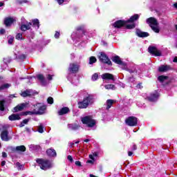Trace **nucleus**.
Returning a JSON list of instances; mask_svg holds the SVG:
<instances>
[{
    "label": "nucleus",
    "instance_id": "f257e3e1",
    "mask_svg": "<svg viewBox=\"0 0 177 177\" xmlns=\"http://www.w3.org/2000/svg\"><path fill=\"white\" fill-rule=\"evenodd\" d=\"M95 103V95L93 94H87L83 98L82 101L77 102L78 109H88L89 106H92Z\"/></svg>",
    "mask_w": 177,
    "mask_h": 177
},
{
    "label": "nucleus",
    "instance_id": "f03ea898",
    "mask_svg": "<svg viewBox=\"0 0 177 177\" xmlns=\"http://www.w3.org/2000/svg\"><path fill=\"white\" fill-rule=\"evenodd\" d=\"M36 162L39 164V167H40L41 169H43V171H46L52 168V162L48 159L37 158Z\"/></svg>",
    "mask_w": 177,
    "mask_h": 177
},
{
    "label": "nucleus",
    "instance_id": "7ed1b4c3",
    "mask_svg": "<svg viewBox=\"0 0 177 177\" xmlns=\"http://www.w3.org/2000/svg\"><path fill=\"white\" fill-rule=\"evenodd\" d=\"M81 121L82 124L86 125L88 128H93L96 125V120L93 119L92 115H87L82 118Z\"/></svg>",
    "mask_w": 177,
    "mask_h": 177
},
{
    "label": "nucleus",
    "instance_id": "20e7f679",
    "mask_svg": "<svg viewBox=\"0 0 177 177\" xmlns=\"http://www.w3.org/2000/svg\"><path fill=\"white\" fill-rule=\"evenodd\" d=\"M98 57L100 59V61L102 63H104V64H108V66H113V63L111 62L107 55H106V53L100 52Z\"/></svg>",
    "mask_w": 177,
    "mask_h": 177
},
{
    "label": "nucleus",
    "instance_id": "39448f33",
    "mask_svg": "<svg viewBox=\"0 0 177 177\" xmlns=\"http://www.w3.org/2000/svg\"><path fill=\"white\" fill-rule=\"evenodd\" d=\"M34 111L36 115H42L45 113V110H46V105L39 106V104H37L34 105Z\"/></svg>",
    "mask_w": 177,
    "mask_h": 177
},
{
    "label": "nucleus",
    "instance_id": "423d86ee",
    "mask_svg": "<svg viewBox=\"0 0 177 177\" xmlns=\"http://www.w3.org/2000/svg\"><path fill=\"white\" fill-rule=\"evenodd\" d=\"M148 52L149 53H150V55H151L152 56H156V57L162 56V55L161 53V51H160L158 48H157V47L154 46H149L148 47Z\"/></svg>",
    "mask_w": 177,
    "mask_h": 177
},
{
    "label": "nucleus",
    "instance_id": "0eeeda50",
    "mask_svg": "<svg viewBox=\"0 0 177 177\" xmlns=\"http://www.w3.org/2000/svg\"><path fill=\"white\" fill-rule=\"evenodd\" d=\"M125 123L129 127H136L138 125V118L129 116L125 120Z\"/></svg>",
    "mask_w": 177,
    "mask_h": 177
},
{
    "label": "nucleus",
    "instance_id": "6e6552de",
    "mask_svg": "<svg viewBox=\"0 0 177 177\" xmlns=\"http://www.w3.org/2000/svg\"><path fill=\"white\" fill-rule=\"evenodd\" d=\"M68 70L72 74H77L80 71V66L75 63H71L69 64Z\"/></svg>",
    "mask_w": 177,
    "mask_h": 177
},
{
    "label": "nucleus",
    "instance_id": "1a4fd4ad",
    "mask_svg": "<svg viewBox=\"0 0 177 177\" xmlns=\"http://www.w3.org/2000/svg\"><path fill=\"white\" fill-rule=\"evenodd\" d=\"M158 97H160V93L155 91L150 94V96L147 97V99L149 102H154L158 100Z\"/></svg>",
    "mask_w": 177,
    "mask_h": 177
},
{
    "label": "nucleus",
    "instance_id": "9d476101",
    "mask_svg": "<svg viewBox=\"0 0 177 177\" xmlns=\"http://www.w3.org/2000/svg\"><path fill=\"white\" fill-rule=\"evenodd\" d=\"M111 60L112 62H113V63H115V64H118L119 66H122V67L127 66V63L122 62L121 60V58L118 55L112 57Z\"/></svg>",
    "mask_w": 177,
    "mask_h": 177
},
{
    "label": "nucleus",
    "instance_id": "9b49d317",
    "mask_svg": "<svg viewBox=\"0 0 177 177\" xmlns=\"http://www.w3.org/2000/svg\"><path fill=\"white\" fill-rule=\"evenodd\" d=\"M127 24V21L120 19L115 21L113 26H114L115 28H122V27H125Z\"/></svg>",
    "mask_w": 177,
    "mask_h": 177
},
{
    "label": "nucleus",
    "instance_id": "f8f14e48",
    "mask_svg": "<svg viewBox=\"0 0 177 177\" xmlns=\"http://www.w3.org/2000/svg\"><path fill=\"white\" fill-rule=\"evenodd\" d=\"M26 107H27V103L19 104L13 108L12 112L19 113V111H23Z\"/></svg>",
    "mask_w": 177,
    "mask_h": 177
},
{
    "label": "nucleus",
    "instance_id": "ddd939ff",
    "mask_svg": "<svg viewBox=\"0 0 177 177\" xmlns=\"http://www.w3.org/2000/svg\"><path fill=\"white\" fill-rule=\"evenodd\" d=\"M26 150H27V148H26V146L24 145L17 146L11 149L12 153H16V151H17V153H24Z\"/></svg>",
    "mask_w": 177,
    "mask_h": 177
},
{
    "label": "nucleus",
    "instance_id": "4468645a",
    "mask_svg": "<svg viewBox=\"0 0 177 177\" xmlns=\"http://www.w3.org/2000/svg\"><path fill=\"white\" fill-rule=\"evenodd\" d=\"M15 21H16V20L13 19V17H8L4 19L3 23L6 27H10V26H12V24H13Z\"/></svg>",
    "mask_w": 177,
    "mask_h": 177
},
{
    "label": "nucleus",
    "instance_id": "2eb2a0df",
    "mask_svg": "<svg viewBox=\"0 0 177 177\" xmlns=\"http://www.w3.org/2000/svg\"><path fill=\"white\" fill-rule=\"evenodd\" d=\"M136 34L137 36L139 37V38H147V37H149L150 34L147 32H143L140 30V29H137Z\"/></svg>",
    "mask_w": 177,
    "mask_h": 177
},
{
    "label": "nucleus",
    "instance_id": "dca6fc26",
    "mask_svg": "<svg viewBox=\"0 0 177 177\" xmlns=\"http://www.w3.org/2000/svg\"><path fill=\"white\" fill-rule=\"evenodd\" d=\"M147 24H149V27H151V26H158V21L154 17H149L147 19Z\"/></svg>",
    "mask_w": 177,
    "mask_h": 177
},
{
    "label": "nucleus",
    "instance_id": "f3484780",
    "mask_svg": "<svg viewBox=\"0 0 177 177\" xmlns=\"http://www.w3.org/2000/svg\"><path fill=\"white\" fill-rule=\"evenodd\" d=\"M9 131L8 130H3L1 133V140H4L5 142H8L9 140Z\"/></svg>",
    "mask_w": 177,
    "mask_h": 177
},
{
    "label": "nucleus",
    "instance_id": "a211bd4d",
    "mask_svg": "<svg viewBox=\"0 0 177 177\" xmlns=\"http://www.w3.org/2000/svg\"><path fill=\"white\" fill-rule=\"evenodd\" d=\"M101 77L102 78V80H111L112 81H114V75L111 73H104L101 75Z\"/></svg>",
    "mask_w": 177,
    "mask_h": 177
},
{
    "label": "nucleus",
    "instance_id": "6ab92c4d",
    "mask_svg": "<svg viewBox=\"0 0 177 177\" xmlns=\"http://www.w3.org/2000/svg\"><path fill=\"white\" fill-rule=\"evenodd\" d=\"M171 70V66L168 65H161L158 68L159 73H167V71H169Z\"/></svg>",
    "mask_w": 177,
    "mask_h": 177
},
{
    "label": "nucleus",
    "instance_id": "aec40b11",
    "mask_svg": "<svg viewBox=\"0 0 177 177\" xmlns=\"http://www.w3.org/2000/svg\"><path fill=\"white\" fill-rule=\"evenodd\" d=\"M31 26H32V23L29 22L27 24H21L20 27V30L24 32L27 31V30H31Z\"/></svg>",
    "mask_w": 177,
    "mask_h": 177
},
{
    "label": "nucleus",
    "instance_id": "412c9836",
    "mask_svg": "<svg viewBox=\"0 0 177 177\" xmlns=\"http://www.w3.org/2000/svg\"><path fill=\"white\" fill-rule=\"evenodd\" d=\"M68 113H70V108L64 106L58 111V115H64V114H68Z\"/></svg>",
    "mask_w": 177,
    "mask_h": 177
},
{
    "label": "nucleus",
    "instance_id": "4be33fe9",
    "mask_svg": "<svg viewBox=\"0 0 177 177\" xmlns=\"http://www.w3.org/2000/svg\"><path fill=\"white\" fill-rule=\"evenodd\" d=\"M21 115L19 114H15L12 113L8 117V120L10 121H19V120H21V118L20 117Z\"/></svg>",
    "mask_w": 177,
    "mask_h": 177
},
{
    "label": "nucleus",
    "instance_id": "5701e85b",
    "mask_svg": "<svg viewBox=\"0 0 177 177\" xmlns=\"http://www.w3.org/2000/svg\"><path fill=\"white\" fill-rule=\"evenodd\" d=\"M137 20H139V15L135 14L131 16L128 20L126 21V23H135Z\"/></svg>",
    "mask_w": 177,
    "mask_h": 177
},
{
    "label": "nucleus",
    "instance_id": "b1692460",
    "mask_svg": "<svg viewBox=\"0 0 177 177\" xmlns=\"http://www.w3.org/2000/svg\"><path fill=\"white\" fill-rule=\"evenodd\" d=\"M46 154L48 156V157H56V156H57L56 150L53 149H48L46 150Z\"/></svg>",
    "mask_w": 177,
    "mask_h": 177
},
{
    "label": "nucleus",
    "instance_id": "393cba45",
    "mask_svg": "<svg viewBox=\"0 0 177 177\" xmlns=\"http://www.w3.org/2000/svg\"><path fill=\"white\" fill-rule=\"evenodd\" d=\"M37 80L41 82V85H46V80H45V76L42 74L37 75Z\"/></svg>",
    "mask_w": 177,
    "mask_h": 177
},
{
    "label": "nucleus",
    "instance_id": "a878e982",
    "mask_svg": "<svg viewBox=\"0 0 177 177\" xmlns=\"http://www.w3.org/2000/svg\"><path fill=\"white\" fill-rule=\"evenodd\" d=\"M32 25L35 28H39V20L38 19H32Z\"/></svg>",
    "mask_w": 177,
    "mask_h": 177
},
{
    "label": "nucleus",
    "instance_id": "bb28decb",
    "mask_svg": "<svg viewBox=\"0 0 177 177\" xmlns=\"http://www.w3.org/2000/svg\"><path fill=\"white\" fill-rule=\"evenodd\" d=\"M114 104L113 100H108L106 101V110H109V109H111V106Z\"/></svg>",
    "mask_w": 177,
    "mask_h": 177
},
{
    "label": "nucleus",
    "instance_id": "cd10ccee",
    "mask_svg": "<svg viewBox=\"0 0 177 177\" xmlns=\"http://www.w3.org/2000/svg\"><path fill=\"white\" fill-rule=\"evenodd\" d=\"M127 30H133L135 27H136V24L135 23H131V24H127L124 26Z\"/></svg>",
    "mask_w": 177,
    "mask_h": 177
},
{
    "label": "nucleus",
    "instance_id": "c85d7f7f",
    "mask_svg": "<svg viewBox=\"0 0 177 177\" xmlns=\"http://www.w3.org/2000/svg\"><path fill=\"white\" fill-rule=\"evenodd\" d=\"M169 77L165 75H160L158 77V80L159 82H164V81H166V80H168Z\"/></svg>",
    "mask_w": 177,
    "mask_h": 177
},
{
    "label": "nucleus",
    "instance_id": "c756f323",
    "mask_svg": "<svg viewBox=\"0 0 177 177\" xmlns=\"http://www.w3.org/2000/svg\"><path fill=\"white\" fill-rule=\"evenodd\" d=\"M33 114H35V111H34L33 109V111H25V112H22L20 115H32Z\"/></svg>",
    "mask_w": 177,
    "mask_h": 177
},
{
    "label": "nucleus",
    "instance_id": "7c9ffc66",
    "mask_svg": "<svg viewBox=\"0 0 177 177\" xmlns=\"http://www.w3.org/2000/svg\"><path fill=\"white\" fill-rule=\"evenodd\" d=\"M28 122H30V119H24L22 122H21L19 124V128H23V127L28 124Z\"/></svg>",
    "mask_w": 177,
    "mask_h": 177
},
{
    "label": "nucleus",
    "instance_id": "2f4dec72",
    "mask_svg": "<svg viewBox=\"0 0 177 177\" xmlns=\"http://www.w3.org/2000/svg\"><path fill=\"white\" fill-rule=\"evenodd\" d=\"M5 103L4 100L0 101V111H5Z\"/></svg>",
    "mask_w": 177,
    "mask_h": 177
},
{
    "label": "nucleus",
    "instance_id": "473e14b6",
    "mask_svg": "<svg viewBox=\"0 0 177 177\" xmlns=\"http://www.w3.org/2000/svg\"><path fill=\"white\" fill-rule=\"evenodd\" d=\"M21 96H22V97H28L31 96V94H30V91L26 90L21 93Z\"/></svg>",
    "mask_w": 177,
    "mask_h": 177
},
{
    "label": "nucleus",
    "instance_id": "72a5a7b5",
    "mask_svg": "<svg viewBox=\"0 0 177 177\" xmlns=\"http://www.w3.org/2000/svg\"><path fill=\"white\" fill-rule=\"evenodd\" d=\"M10 86H11L10 84H9L8 83H6L0 86V89H1V91H3L4 89H8V88H10Z\"/></svg>",
    "mask_w": 177,
    "mask_h": 177
},
{
    "label": "nucleus",
    "instance_id": "f704fd0d",
    "mask_svg": "<svg viewBox=\"0 0 177 177\" xmlns=\"http://www.w3.org/2000/svg\"><path fill=\"white\" fill-rule=\"evenodd\" d=\"M105 89H113L115 91V85L114 84H106L104 86Z\"/></svg>",
    "mask_w": 177,
    "mask_h": 177
},
{
    "label": "nucleus",
    "instance_id": "c9c22d12",
    "mask_svg": "<svg viewBox=\"0 0 177 177\" xmlns=\"http://www.w3.org/2000/svg\"><path fill=\"white\" fill-rule=\"evenodd\" d=\"M15 39H17L18 41L24 40V38H23V33H17L15 36Z\"/></svg>",
    "mask_w": 177,
    "mask_h": 177
},
{
    "label": "nucleus",
    "instance_id": "e433bc0d",
    "mask_svg": "<svg viewBox=\"0 0 177 177\" xmlns=\"http://www.w3.org/2000/svg\"><path fill=\"white\" fill-rule=\"evenodd\" d=\"M96 62H97V59L95 57L92 56L89 58V64H93V63H96Z\"/></svg>",
    "mask_w": 177,
    "mask_h": 177
},
{
    "label": "nucleus",
    "instance_id": "4c0bfd02",
    "mask_svg": "<svg viewBox=\"0 0 177 177\" xmlns=\"http://www.w3.org/2000/svg\"><path fill=\"white\" fill-rule=\"evenodd\" d=\"M151 28L152 30L154 31V32H156V33L160 32V28H158L157 26H151Z\"/></svg>",
    "mask_w": 177,
    "mask_h": 177
},
{
    "label": "nucleus",
    "instance_id": "58836bf2",
    "mask_svg": "<svg viewBox=\"0 0 177 177\" xmlns=\"http://www.w3.org/2000/svg\"><path fill=\"white\" fill-rule=\"evenodd\" d=\"M77 31H82V34H85V29H84V26H78L76 28Z\"/></svg>",
    "mask_w": 177,
    "mask_h": 177
},
{
    "label": "nucleus",
    "instance_id": "ea45409f",
    "mask_svg": "<svg viewBox=\"0 0 177 177\" xmlns=\"http://www.w3.org/2000/svg\"><path fill=\"white\" fill-rule=\"evenodd\" d=\"M38 132L39 133H44V126L42 124H40L39 127H38Z\"/></svg>",
    "mask_w": 177,
    "mask_h": 177
},
{
    "label": "nucleus",
    "instance_id": "a19ab883",
    "mask_svg": "<svg viewBox=\"0 0 177 177\" xmlns=\"http://www.w3.org/2000/svg\"><path fill=\"white\" fill-rule=\"evenodd\" d=\"M47 103H48V104H53V97H48L47 99Z\"/></svg>",
    "mask_w": 177,
    "mask_h": 177
},
{
    "label": "nucleus",
    "instance_id": "79ce46f5",
    "mask_svg": "<svg viewBox=\"0 0 177 177\" xmlns=\"http://www.w3.org/2000/svg\"><path fill=\"white\" fill-rule=\"evenodd\" d=\"M99 78V75L97 73H94L92 76V80L96 81Z\"/></svg>",
    "mask_w": 177,
    "mask_h": 177
},
{
    "label": "nucleus",
    "instance_id": "37998d69",
    "mask_svg": "<svg viewBox=\"0 0 177 177\" xmlns=\"http://www.w3.org/2000/svg\"><path fill=\"white\" fill-rule=\"evenodd\" d=\"M54 37L56 39H59L60 38V32L56 30Z\"/></svg>",
    "mask_w": 177,
    "mask_h": 177
},
{
    "label": "nucleus",
    "instance_id": "c03bdc74",
    "mask_svg": "<svg viewBox=\"0 0 177 177\" xmlns=\"http://www.w3.org/2000/svg\"><path fill=\"white\" fill-rule=\"evenodd\" d=\"M80 128V126L77 125V124H73L71 126V129L73 131H77V129H78Z\"/></svg>",
    "mask_w": 177,
    "mask_h": 177
},
{
    "label": "nucleus",
    "instance_id": "a18cd8bd",
    "mask_svg": "<svg viewBox=\"0 0 177 177\" xmlns=\"http://www.w3.org/2000/svg\"><path fill=\"white\" fill-rule=\"evenodd\" d=\"M13 41H15V37H11L8 39V43L10 45H12V44H13Z\"/></svg>",
    "mask_w": 177,
    "mask_h": 177
},
{
    "label": "nucleus",
    "instance_id": "49530a36",
    "mask_svg": "<svg viewBox=\"0 0 177 177\" xmlns=\"http://www.w3.org/2000/svg\"><path fill=\"white\" fill-rule=\"evenodd\" d=\"M15 165L19 170L21 169V167H23V165H21V163L19 162H16Z\"/></svg>",
    "mask_w": 177,
    "mask_h": 177
},
{
    "label": "nucleus",
    "instance_id": "de8ad7c7",
    "mask_svg": "<svg viewBox=\"0 0 177 177\" xmlns=\"http://www.w3.org/2000/svg\"><path fill=\"white\" fill-rule=\"evenodd\" d=\"M26 56L24 54H21V55L19 56V59L20 60H24V59H26Z\"/></svg>",
    "mask_w": 177,
    "mask_h": 177
},
{
    "label": "nucleus",
    "instance_id": "09e8293b",
    "mask_svg": "<svg viewBox=\"0 0 177 177\" xmlns=\"http://www.w3.org/2000/svg\"><path fill=\"white\" fill-rule=\"evenodd\" d=\"M47 80H48V81H52V80H53V76L52 75H48Z\"/></svg>",
    "mask_w": 177,
    "mask_h": 177
},
{
    "label": "nucleus",
    "instance_id": "8fccbe9b",
    "mask_svg": "<svg viewBox=\"0 0 177 177\" xmlns=\"http://www.w3.org/2000/svg\"><path fill=\"white\" fill-rule=\"evenodd\" d=\"M19 3L21 5V3H27V0H17Z\"/></svg>",
    "mask_w": 177,
    "mask_h": 177
},
{
    "label": "nucleus",
    "instance_id": "3c124183",
    "mask_svg": "<svg viewBox=\"0 0 177 177\" xmlns=\"http://www.w3.org/2000/svg\"><path fill=\"white\" fill-rule=\"evenodd\" d=\"M75 165H77V167H82V165H81V162L80 161H76L75 162Z\"/></svg>",
    "mask_w": 177,
    "mask_h": 177
},
{
    "label": "nucleus",
    "instance_id": "603ef678",
    "mask_svg": "<svg viewBox=\"0 0 177 177\" xmlns=\"http://www.w3.org/2000/svg\"><path fill=\"white\" fill-rule=\"evenodd\" d=\"M5 32H6V30H5V29H3V28L0 29L1 35H3V34H5Z\"/></svg>",
    "mask_w": 177,
    "mask_h": 177
},
{
    "label": "nucleus",
    "instance_id": "864d4df0",
    "mask_svg": "<svg viewBox=\"0 0 177 177\" xmlns=\"http://www.w3.org/2000/svg\"><path fill=\"white\" fill-rule=\"evenodd\" d=\"M68 160H69L71 162H73L74 161V159H73V156L70 155L68 156Z\"/></svg>",
    "mask_w": 177,
    "mask_h": 177
},
{
    "label": "nucleus",
    "instance_id": "5fc2aeb1",
    "mask_svg": "<svg viewBox=\"0 0 177 177\" xmlns=\"http://www.w3.org/2000/svg\"><path fill=\"white\" fill-rule=\"evenodd\" d=\"M137 149H138V146L136 145V144H133L132 150L134 151L135 150H137Z\"/></svg>",
    "mask_w": 177,
    "mask_h": 177
},
{
    "label": "nucleus",
    "instance_id": "6e6d98bb",
    "mask_svg": "<svg viewBox=\"0 0 177 177\" xmlns=\"http://www.w3.org/2000/svg\"><path fill=\"white\" fill-rule=\"evenodd\" d=\"M2 157L3 158H6V157H8V153H6V152H2Z\"/></svg>",
    "mask_w": 177,
    "mask_h": 177
},
{
    "label": "nucleus",
    "instance_id": "4d7b16f0",
    "mask_svg": "<svg viewBox=\"0 0 177 177\" xmlns=\"http://www.w3.org/2000/svg\"><path fill=\"white\" fill-rule=\"evenodd\" d=\"M64 1L65 0H57V2L59 5H63V3H64Z\"/></svg>",
    "mask_w": 177,
    "mask_h": 177
},
{
    "label": "nucleus",
    "instance_id": "13d9d810",
    "mask_svg": "<svg viewBox=\"0 0 177 177\" xmlns=\"http://www.w3.org/2000/svg\"><path fill=\"white\" fill-rule=\"evenodd\" d=\"M171 84V81L166 82L163 85L164 86H167V85H169Z\"/></svg>",
    "mask_w": 177,
    "mask_h": 177
},
{
    "label": "nucleus",
    "instance_id": "bf43d9fd",
    "mask_svg": "<svg viewBox=\"0 0 177 177\" xmlns=\"http://www.w3.org/2000/svg\"><path fill=\"white\" fill-rule=\"evenodd\" d=\"M6 164V161L3 160V161L1 162V167H5Z\"/></svg>",
    "mask_w": 177,
    "mask_h": 177
},
{
    "label": "nucleus",
    "instance_id": "052dcab7",
    "mask_svg": "<svg viewBox=\"0 0 177 177\" xmlns=\"http://www.w3.org/2000/svg\"><path fill=\"white\" fill-rule=\"evenodd\" d=\"M133 154V152H132V151H129V152H128V156H129V157L132 156Z\"/></svg>",
    "mask_w": 177,
    "mask_h": 177
},
{
    "label": "nucleus",
    "instance_id": "680f3d73",
    "mask_svg": "<svg viewBox=\"0 0 177 177\" xmlns=\"http://www.w3.org/2000/svg\"><path fill=\"white\" fill-rule=\"evenodd\" d=\"M88 164H93V161L91 160H88L86 162Z\"/></svg>",
    "mask_w": 177,
    "mask_h": 177
},
{
    "label": "nucleus",
    "instance_id": "e2e57ef3",
    "mask_svg": "<svg viewBox=\"0 0 177 177\" xmlns=\"http://www.w3.org/2000/svg\"><path fill=\"white\" fill-rule=\"evenodd\" d=\"M89 158H91V160H95L93 155H89Z\"/></svg>",
    "mask_w": 177,
    "mask_h": 177
},
{
    "label": "nucleus",
    "instance_id": "0e129e2a",
    "mask_svg": "<svg viewBox=\"0 0 177 177\" xmlns=\"http://www.w3.org/2000/svg\"><path fill=\"white\" fill-rule=\"evenodd\" d=\"M97 155H98L97 152H94L93 153V157H97Z\"/></svg>",
    "mask_w": 177,
    "mask_h": 177
},
{
    "label": "nucleus",
    "instance_id": "69168bd1",
    "mask_svg": "<svg viewBox=\"0 0 177 177\" xmlns=\"http://www.w3.org/2000/svg\"><path fill=\"white\" fill-rule=\"evenodd\" d=\"M174 63H177V57H175L173 59Z\"/></svg>",
    "mask_w": 177,
    "mask_h": 177
},
{
    "label": "nucleus",
    "instance_id": "338daca9",
    "mask_svg": "<svg viewBox=\"0 0 177 177\" xmlns=\"http://www.w3.org/2000/svg\"><path fill=\"white\" fill-rule=\"evenodd\" d=\"M25 129H26V132H30V128L26 127Z\"/></svg>",
    "mask_w": 177,
    "mask_h": 177
},
{
    "label": "nucleus",
    "instance_id": "774afa93",
    "mask_svg": "<svg viewBox=\"0 0 177 177\" xmlns=\"http://www.w3.org/2000/svg\"><path fill=\"white\" fill-rule=\"evenodd\" d=\"M90 141H91V140H89V139H86L84 140V142H85L86 143H88V142H90Z\"/></svg>",
    "mask_w": 177,
    "mask_h": 177
}]
</instances>
